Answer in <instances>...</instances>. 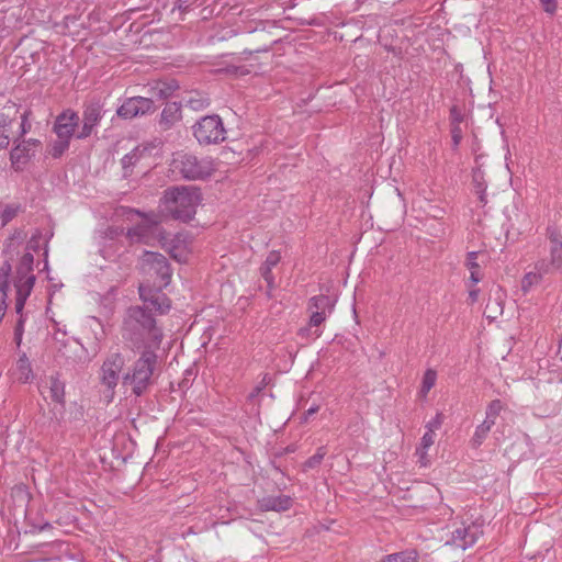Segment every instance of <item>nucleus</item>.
<instances>
[{"label":"nucleus","mask_w":562,"mask_h":562,"mask_svg":"<svg viewBox=\"0 0 562 562\" xmlns=\"http://www.w3.org/2000/svg\"><path fill=\"white\" fill-rule=\"evenodd\" d=\"M121 334L124 342L133 350L159 349L164 333L157 326L154 315L145 307L130 306L123 316Z\"/></svg>","instance_id":"nucleus-1"},{"label":"nucleus","mask_w":562,"mask_h":562,"mask_svg":"<svg viewBox=\"0 0 562 562\" xmlns=\"http://www.w3.org/2000/svg\"><path fill=\"white\" fill-rule=\"evenodd\" d=\"M158 355L156 350L146 348L139 357L122 374V385L130 387L132 395L140 397L149 393L156 381Z\"/></svg>","instance_id":"nucleus-2"},{"label":"nucleus","mask_w":562,"mask_h":562,"mask_svg":"<svg viewBox=\"0 0 562 562\" xmlns=\"http://www.w3.org/2000/svg\"><path fill=\"white\" fill-rule=\"evenodd\" d=\"M201 202L198 188L175 187L165 191L164 204L166 211L175 218L189 222L195 214Z\"/></svg>","instance_id":"nucleus-3"},{"label":"nucleus","mask_w":562,"mask_h":562,"mask_svg":"<svg viewBox=\"0 0 562 562\" xmlns=\"http://www.w3.org/2000/svg\"><path fill=\"white\" fill-rule=\"evenodd\" d=\"M170 166L173 173L189 181L205 180L215 171L211 157H198L189 153H177Z\"/></svg>","instance_id":"nucleus-4"},{"label":"nucleus","mask_w":562,"mask_h":562,"mask_svg":"<svg viewBox=\"0 0 562 562\" xmlns=\"http://www.w3.org/2000/svg\"><path fill=\"white\" fill-rule=\"evenodd\" d=\"M34 257L31 252H25L16 268V276L14 279V288L16 291L15 297V312L21 313L24 308L25 302L30 296L35 283V276L33 274Z\"/></svg>","instance_id":"nucleus-5"},{"label":"nucleus","mask_w":562,"mask_h":562,"mask_svg":"<svg viewBox=\"0 0 562 562\" xmlns=\"http://www.w3.org/2000/svg\"><path fill=\"white\" fill-rule=\"evenodd\" d=\"M194 138L200 145L220 144L226 139V130L220 115L212 114L201 117L192 126Z\"/></svg>","instance_id":"nucleus-6"},{"label":"nucleus","mask_w":562,"mask_h":562,"mask_svg":"<svg viewBox=\"0 0 562 562\" xmlns=\"http://www.w3.org/2000/svg\"><path fill=\"white\" fill-rule=\"evenodd\" d=\"M549 240V258L537 261V268L542 272L562 273V234L555 226L547 227Z\"/></svg>","instance_id":"nucleus-7"},{"label":"nucleus","mask_w":562,"mask_h":562,"mask_svg":"<svg viewBox=\"0 0 562 562\" xmlns=\"http://www.w3.org/2000/svg\"><path fill=\"white\" fill-rule=\"evenodd\" d=\"M130 212L140 216L143 221L136 224L135 226L128 228L126 237L131 243L149 245L160 224L159 216L154 212L143 213L134 209H131Z\"/></svg>","instance_id":"nucleus-8"},{"label":"nucleus","mask_w":562,"mask_h":562,"mask_svg":"<svg viewBox=\"0 0 562 562\" xmlns=\"http://www.w3.org/2000/svg\"><path fill=\"white\" fill-rule=\"evenodd\" d=\"M125 366V359L122 353H111L101 367V383L111 392L110 401L114 396V390L120 381V374Z\"/></svg>","instance_id":"nucleus-9"},{"label":"nucleus","mask_w":562,"mask_h":562,"mask_svg":"<svg viewBox=\"0 0 562 562\" xmlns=\"http://www.w3.org/2000/svg\"><path fill=\"white\" fill-rule=\"evenodd\" d=\"M483 535V526L477 522L462 525L454 529L451 533L450 540L446 542L447 546L467 550L475 544L479 538Z\"/></svg>","instance_id":"nucleus-10"},{"label":"nucleus","mask_w":562,"mask_h":562,"mask_svg":"<svg viewBox=\"0 0 562 562\" xmlns=\"http://www.w3.org/2000/svg\"><path fill=\"white\" fill-rule=\"evenodd\" d=\"M155 104L151 98L132 97L127 98L116 110V114L124 119L131 120L139 115L153 113Z\"/></svg>","instance_id":"nucleus-11"},{"label":"nucleus","mask_w":562,"mask_h":562,"mask_svg":"<svg viewBox=\"0 0 562 562\" xmlns=\"http://www.w3.org/2000/svg\"><path fill=\"white\" fill-rule=\"evenodd\" d=\"M41 147V142L35 138L23 139L10 151V160L14 170L20 171L35 156Z\"/></svg>","instance_id":"nucleus-12"},{"label":"nucleus","mask_w":562,"mask_h":562,"mask_svg":"<svg viewBox=\"0 0 562 562\" xmlns=\"http://www.w3.org/2000/svg\"><path fill=\"white\" fill-rule=\"evenodd\" d=\"M139 297L144 302L146 311L150 312L154 310L158 314L162 315L169 312L171 304L168 296L159 290H153L149 286L139 285L138 288Z\"/></svg>","instance_id":"nucleus-13"},{"label":"nucleus","mask_w":562,"mask_h":562,"mask_svg":"<svg viewBox=\"0 0 562 562\" xmlns=\"http://www.w3.org/2000/svg\"><path fill=\"white\" fill-rule=\"evenodd\" d=\"M79 115L71 109L64 110L59 113L54 122L53 132L58 138L71 140L75 131L79 124Z\"/></svg>","instance_id":"nucleus-14"},{"label":"nucleus","mask_w":562,"mask_h":562,"mask_svg":"<svg viewBox=\"0 0 562 562\" xmlns=\"http://www.w3.org/2000/svg\"><path fill=\"white\" fill-rule=\"evenodd\" d=\"M143 263L148 266L149 270L160 278V285H168L172 276L170 265L167 258L154 251H145L143 255Z\"/></svg>","instance_id":"nucleus-15"},{"label":"nucleus","mask_w":562,"mask_h":562,"mask_svg":"<svg viewBox=\"0 0 562 562\" xmlns=\"http://www.w3.org/2000/svg\"><path fill=\"white\" fill-rule=\"evenodd\" d=\"M258 506L263 512H285L292 506V498L288 495H270L258 501Z\"/></svg>","instance_id":"nucleus-16"},{"label":"nucleus","mask_w":562,"mask_h":562,"mask_svg":"<svg viewBox=\"0 0 562 562\" xmlns=\"http://www.w3.org/2000/svg\"><path fill=\"white\" fill-rule=\"evenodd\" d=\"M12 267L9 261H4L0 267V322L3 319L7 311V297L10 288L9 278Z\"/></svg>","instance_id":"nucleus-17"},{"label":"nucleus","mask_w":562,"mask_h":562,"mask_svg":"<svg viewBox=\"0 0 562 562\" xmlns=\"http://www.w3.org/2000/svg\"><path fill=\"white\" fill-rule=\"evenodd\" d=\"M181 119V105L177 102L167 103L164 108L159 125L164 131L171 128Z\"/></svg>","instance_id":"nucleus-18"},{"label":"nucleus","mask_w":562,"mask_h":562,"mask_svg":"<svg viewBox=\"0 0 562 562\" xmlns=\"http://www.w3.org/2000/svg\"><path fill=\"white\" fill-rule=\"evenodd\" d=\"M42 392L48 391L50 400L55 403L63 404L65 401V384L58 376L50 375L42 385Z\"/></svg>","instance_id":"nucleus-19"},{"label":"nucleus","mask_w":562,"mask_h":562,"mask_svg":"<svg viewBox=\"0 0 562 562\" xmlns=\"http://www.w3.org/2000/svg\"><path fill=\"white\" fill-rule=\"evenodd\" d=\"M102 105L98 102H90L85 105L82 111V122L88 123L97 127L103 117Z\"/></svg>","instance_id":"nucleus-20"},{"label":"nucleus","mask_w":562,"mask_h":562,"mask_svg":"<svg viewBox=\"0 0 562 562\" xmlns=\"http://www.w3.org/2000/svg\"><path fill=\"white\" fill-rule=\"evenodd\" d=\"M14 376L21 383L29 382L33 376L31 362L25 355L21 356L16 361Z\"/></svg>","instance_id":"nucleus-21"},{"label":"nucleus","mask_w":562,"mask_h":562,"mask_svg":"<svg viewBox=\"0 0 562 562\" xmlns=\"http://www.w3.org/2000/svg\"><path fill=\"white\" fill-rule=\"evenodd\" d=\"M179 85L176 80L169 81H159L153 87V95L158 98L159 100H166L170 98L176 90H178Z\"/></svg>","instance_id":"nucleus-22"},{"label":"nucleus","mask_w":562,"mask_h":562,"mask_svg":"<svg viewBox=\"0 0 562 562\" xmlns=\"http://www.w3.org/2000/svg\"><path fill=\"white\" fill-rule=\"evenodd\" d=\"M334 310V303L327 295H315L310 299L308 311L310 312H324L331 314Z\"/></svg>","instance_id":"nucleus-23"},{"label":"nucleus","mask_w":562,"mask_h":562,"mask_svg":"<svg viewBox=\"0 0 562 562\" xmlns=\"http://www.w3.org/2000/svg\"><path fill=\"white\" fill-rule=\"evenodd\" d=\"M549 274L548 272H542L537 268V262L535 263V270L526 273L521 280V290L527 293L531 290L532 286L538 285L543 280L544 276Z\"/></svg>","instance_id":"nucleus-24"},{"label":"nucleus","mask_w":562,"mask_h":562,"mask_svg":"<svg viewBox=\"0 0 562 562\" xmlns=\"http://www.w3.org/2000/svg\"><path fill=\"white\" fill-rule=\"evenodd\" d=\"M492 427L493 425L488 424L485 420L477 425L470 440L471 447L474 449L480 448L487 438Z\"/></svg>","instance_id":"nucleus-25"},{"label":"nucleus","mask_w":562,"mask_h":562,"mask_svg":"<svg viewBox=\"0 0 562 562\" xmlns=\"http://www.w3.org/2000/svg\"><path fill=\"white\" fill-rule=\"evenodd\" d=\"M145 149H139V147H135L133 150L127 153L121 159L122 168L124 170V177H127L132 171V168L139 161Z\"/></svg>","instance_id":"nucleus-26"},{"label":"nucleus","mask_w":562,"mask_h":562,"mask_svg":"<svg viewBox=\"0 0 562 562\" xmlns=\"http://www.w3.org/2000/svg\"><path fill=\"white\" fill-rule=\"evenodd\" d=\"M477 251H470L467 257L465 266L470 271V281L476 284L481 281L482 276L480 271V265L477 263Z\"/></svg>","instance_id":"nucleus-27"},{"label":"nucleus","mask_w":562,"mask_h":562,"mask_svg":"<svg viewBox=\"0 0 562 562\" xmlns=\"http://www.w3.org/2000/svg\"><path fill=\"white\" fill-rule=\"evenodd\" d=\"M473 186L475 193L479 196L480 203L482 206H484L487 203L486 199V183L484 181L483 173L481 171H474L473 172Z\"/></svg>","instance_id":"nucleus-28"},{"label":"nucleus","mask_w":562,"mask_h":562,"mask_svg":"<svg viewBox=\"0 0 562 562\" xmlns=\"http://www.w3.org/2000/svg\"><path fill=\"white\" fill-rule=\"evenodd\" d=\"M504 408L505 405L501 400H493L486 407L484 420L494 426Z\"/></svg>","instance_id":"nucleus-29"},{"label":"nucleus","mask_w":562,"mask_h":562,"mask_svg":"<svg viewBox=\"0 0 562 562\" xmlns=\"http://www.w3.org/2000/svg\"><path fill=\"white\" fill-rule=\"evenodd\" d=\"M437 381V372L434 369H427L424 373L419 396L426 397L429 391L435 386Z\"/></svg>","instance_id":"nucleus-30"},{"label":"nucleus","mask_w":562,"mask_h":562,"mask_svg":"<svg viewBox=\"0 0 562 562\" xmlns=\"http://www.w3.org/2000/svg\"><path fill=\"white\" fill-rule=\"evenodd\" d=\"M210 99L199 92L191 94L186 100V105L193 111H202L210 105Z\"/></svg>","instance_id":"nucleus-31"},{"label":"nucleus","mask_w":562,"mask_h":562,"mask_svg":"<svg viewBox=\"0 0 562 562\" xmlns=\"http://www.w3.org/2000/svg\"><path fill=\"white\" fill-rule=\"evenodd\" d=\"M326 454H327L326 447L322 446V447L317 448L316 452L304 462V464H303L304 471H308V470L317 468L322 463V461L324 460Z\"/></svg>","instance_id":"nucleus-32"},{"label":"nucleus","mask_w":562,"mask_h":562,"mask_svg":"<svg viewBox=\"0 0 562 562\" xmlns=\"http://www.w3.org/2000/svg\"><path fill=\"white\" fill-rule=\"evenodd\" d=\"M70 146V140L58 138L52 144L49 155L57 159L60 158Z\"/></svg>","instance_id":"nucleus-33"},{"label":"nucleus","mask_w":562,"mask_h":562,"mask_svg":"<svg viewBox=\"0 0 562 562\" xmlns=\"http://www.w3.org/2000/svg\"><path fill=\"white\" fill-rule=\"evenodd\" d=\"M10 120L0 119V149L7 148L10 144Z\"/></svg>","instance_id":"nucleus-34"},{"label":"nucleus","mask_w":562,"mask_h":562,"mask_svg":"<svg viewBox=\"0 0 562 562\" xmlns=\"http://www.w3.org/2000/svg\"><path fill=\"white\" fill-rule=\"evenodd\" d=\"M26 520H27V525H29V529H25L24 533L25 535H34L36 532H41V531H44V530H47V529H53V526L50 522L48 521H44V522H40V524H35V522H31L30 518L26 517Z\"/></svg>","instance_id":"nucleus-35"},{"label":"nucleus","mask_w":562,"mask_h":562,"mask_svg":"<svg viewBox=\"0 0 562 562\" xmlns=\"http://www.w3.org/2000/svg\"><path fill=\"white\" fill-rule=\"evenodd\" d=\"M18 211H19V206L7 205L1 213L2 226H5L9 222H11L16 216Z\"/></svg>","instance_id":"nucleus-36"},{"label":"nucleus","mask_w":562,"mask_h":562,"mask_svg":"<svg viewBox=\"0 0 562 562\" xmlns=\"http://www.w3.org/2000/svg\"><path fill=\"white\" fill-rule=\"evenodd\" d=\"M23 312V310L21 311ZM20 316H19V319L16 322V325L14 327V339L18 344V346L21 344L22 341V336H23V333H24V315L23 313H18Z\"/></svg>","instance_id":"nucleus-37"},{"label":"nucleus","mask_w":562,"mask_h":562,"mask_svg":"<svg viewBox=\"0 0 562 562\" xmlns=\"http://www.w3.org/2000/svg\"><path fill=\"white\" fill-rule=\"evenodd\" d=\"M463 120H464V114L462 113L460 108L457 105H453L450 109L451 126H460V124L463 122Z\"/></svg>","instance_id":"nucleus-38"},{"label":"nucleus","mask_w":562,"mask_h":562,"mask_svg":"<svg viewBox=\"0 0 562 562\" xmlns=\"http://www.w3.org/2000/svg\"><path fill=\"white\" fill-rule=\"evenodd\" d=\"M272 269L273 268L265 266V265H261V267H260V274L265 279V281L267 282L268 288L270 290L273 289V286H274V277H273V273H272Z\"/></svg>","instance_id":"nucleus-39"},{"label":"nucleus","mask_w":562,"mask_h":562,"mask_svg":"<svg viewBox=\"0 0 562 562\" xmlns=\"http://www.w3.org/2000/svg\"><path fill=\"white\" fill-rule=\"evenodd\" d=\"M485 313L488 318H495L496 313H502L501 303L497 300H495L494 302L488 300V302L486 303V306H485Z\"/></svg>","instance_id":"nucleus-40"},{"label":"nucleus","mask_w":562,"mask_h":562,"mask_svg":"<svg viewBox=\"0 0 562 562\" xmlns=\"http://www.w3.org/2000/svg\"><path fill=\"white\" fill-rule=\"evenodd\" d=\"M330 314L324 312H311L310 326L318 327L323 324Z\"/></svg>","instance_id":"nucleus-41"},{"label":"nucleus","mask_w":562,"mask_h":562,"mask_svg":"<svg viewBox=\"0 0 562 562\" xmlns=\"http://www.w3.org/2000/svg\"><path fill=\"white\" fill-rule=\"evenodd\" d=\"M94 128L95 127L93 125L82 122V126L76 134V138L81 140L88 138L89 136H91Z\"/></svg>","instance_id":"nucleus-42"},{"label":"nucleus","mask_w":562,"mask_h":562,"mask_svg":"<svg viewBox=\"0 0 562 562\" xmlns=\"http://www.w3.org/2000/svg\"><path fill=\"white\" fill-rule=\"evenodd\" d=\"M281 260V254L278 250H272L268 254L262 265L274 268Z\"/></svg>","instance_id":"nucleus-43"},{"label":"nucleus","mask_w":562,"mask_h":562,"mask_svg":"<svg viewBox=\"0 0 562 562\" xmlns=\"http://www.w3.org/2000/svg\"><path fill=\"white\" fill-rule=\"evenodd\" d=\"M441 424L442 416L440 413H437L436 416L426 424V431L435 432L437 429L441 427Z\"/></svg>","instance_id":"nucleus-44"},{"label":"nucleus","mask_w":562,"mask_h":562,"mask_svg":"<svg viewBox=\"0 0 562 562\" xmlns=\"http://www.w3.org/2000/svg\"><path fill=\"white\" fill-rule=\"evenodd\" d=\"M435 432L426 431L422 437L419 447H423V449H429L435 442Z\"/></svg>","instance_id":"nucleus-45"},{"label":"nucleus","mask_w":562,"mask_h":562,"mask_svg":"<svg viewBox=\"0 0 562 562\" xmlns=\"http://www.w3.org/2000/svg\"><path fill=\"white\" fill-rule=\"evenodd\" d=\"M30 111H24L21 115V136H24L26 133L31 131V123L29 121Z\"/></svg>","instance_id":"nucleus-46"},{"label":"nucleus","mask_w":562,"mask_h":562,"mask_svg":"<svg viewBox=\"0 0 562 562\" xmlns=\"http://www.w3.org/2000/svg\"><path fill=\"white\" fill-rule=\"evenodd\" d=\"M416 456H418V462L420 464V467H427L428 463H429V460H428V457H427V453H428V449H423V447H417L416 448Z\"/></svg>","instance_id":"nucleus-47"},{"label":"nucleus","mask_w":562,"mask_h":562,"mask_svg":"<svg viewBox=\"0 0 562 562\" xmlns=\"http://www.w3.org/2000/svg\"><path fill=\"white\" fill-rule=\"evenodd\" d=\"M451 137L453 147L457 148L462 139V131L460 126H451Z\"/></svg>","instance_id":"nucleus-48"},{"label":"nucleus","mask_w":562,"mask_h":562,"mask_svg":"<svg viewBox=\"0 0 562 562\" xmlns=\"http://www.w3.org/2000/svg\"><path fill=\"white\" fill-rule=\"evenodd\" d=\"M547 13L553 14L557 10V0H539Z\"/></svg>","instance_id":"nucleus-49"},{"label":"nucleus","mask_w":562,"mask_h":562,"mask_svg":"<svg viewBox=\"0 0 562 562\" xmlns=\"http://www.w3.org/2000/svg\"><path fill=\"white\" fill-rule=\"evenodd\" d=\"M266 378L267 375H265L262 382L259 385L255 386L254 390L249 393L248 401H254L262 392V390L267 385Z\"/></svg>","instance_id":"nucleus-50"},{"label":"nucleus","mask_w":562,"mask_h":562,"mask_svg":"<svg viewBox=\"0 0 562 562\" xmlns=\"http://www.w3.org/2000/svg\"><path fill=\"white\" fill-rule=\"evenodd\" d=\"M319 411V406L318 405H312L303 415V422H307L310 419L311 416H313L314 414H316L317 412Z\"/></svg>","instance_id":"nucleus-51"},{"label":"nucleus","mask_w":562,"mask_h":562,"mask_svg":"<svg viewBox=\"0 0 562 562\" xmlns=\"http://www.w3.org/2000/svg\"><path fill=\"white\" fill-rule=\"evenodd\" d=\"M480 290L479 289H471L469 291V300L471 304L475 303L479 299Z\"/></svg>","instance_id":"nucleus-52"}]
</instances>
